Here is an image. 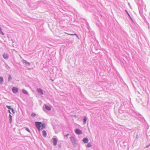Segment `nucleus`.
I'll use <instances>...</instances> for the list:
<instances>
[{
    "label": "nucleus",
    "mask_w": 150,
    "mask_h": 150,
    "mask_svg": "<svg viewBox=\"0 0 150 150\" xmlns=\"http://www.w3.org/2000/svg\"><path fill=\"white\" fill-rule=\"evenodd\" d=\"M35 124L36 127L38 129V130L40 131V127H41V125L42 123L41 122H35Z\"/></svg>",
    "instance_id": "obj_1"
},
{
    "label": "nucleus",
    "mask_w": 150,
    "mask_h": 150,
    "mask_svg": "<svg viewBox=\"0 0 150 150\" xmlns=\"http://www.w3.org/2000/svg\"><path fill=\"white\" fill-rule=\"evenodd\" d=\"M45 109L47 110L50 111L51 110V107L50 106L45 104L44 105L43 108V110L44 111H45Z\"/></svg>",
    "instance_id": "obj_2"
},
{
    "label": "nucleus",
    "mask_w": 150,
    "mask_h": 150,
    "mask_svg": "<svg viewBox=\"0 0 150 150\" xmlns=\"http://www.w3.org/2000/svg\"><path fill=\"white\" fill-rule=\"evenodd\" d=\"M75 132L76 134L78 135L81 134L82 133V131L78 129H77L75 130Z\"/></svg>",
    "instance_id": "obj_3"
},
{
    "label": "nucleus",
    "mask_w": 150,
    "mask_h": 150,
    "mask_svg": "<svg viewBox=\"0 0 150 150\" xmlns=\"http://www.w3.org/2000/svg\"><path fill=\"white\" fill-rule=\"evenodd\" d=\"M37 91L38 93L40 95H42L43 94V93L42 89L40 88H38L37 89Z\"/></svg>",
    "instance_id": "obj_4"
},
{
    "label": "nucleus",
    "mask_w": 150,
    "mask_h": 150,
    "mask_svg": "<svg viewBox=\"0 0 150 150\" xmlns=\"http://www.w3.org/2000/svg\"><path fill=\"white\" fill-rule=\"evenodd\" d=\"M52 142L54 145L56 146L57 144V139L53 137L52 139Z\"/></svg>",
    "instance_id": "obj_5"
},
{
    "label": "nucleus",
    "mask_w": 150,
    "mask_h": 150,
    "mask_svg": "<svg viewBox=\"0 0 150 150\" xmlns=\"http://www.w3.org/2000/svg\"><path fill=\"white\" fill-rule=\"evenodd\" d=\"M12 91L13 93H16L18 92V89L16 87H13Z\"/></svg>",
    "instance_id": "obj_6"
},
{
    "label": "nucleus",
    "mask_w": 150,
    "mask_h": 150,
    "mask_svg": "<svg viewBox=\"0 0 150 150\" xmlns=\"http://www.w3.org/2000/svg\"><path fill=\"white\" fill-rule=\"evenodd\" d=\"M70 140L73 144H75L76 143V140L75 138L73 137H70Z\"/></svg>",
    "instance_id": "obj_7"
},
{
    "label": "nucleus",
    "mask_w": 150,
    "mask_h": 150,
    "mask_svg": "<svg viewBox=\"0 0 150 150\" xmlns=\"http://www.w3.org/2000/svg\"><path fill=\"white\" fill-rule=\"evenodd\" d=\"M88 139L86 137H84L83 139V141L85 143H88Z\"/></svg>",
    "instance_id": "obj_8"
},
{
    "label": "nucleus",
    "mask_w": 150,
    "mask_h": 150,
    "mask_svg": "<svg viewBox=\"0 0 150 150\" xmlns=\"http://www.w3.org/2000/svg\"><path fill=\"white\" fill-rule=\"evenodd\" d=\"M3 57L4 59H6L8 58V55L7 54L4 53L3 54Z\"/></svg>",
    "instance_id": "obj_9"
},
{
    "label": "nucleus",
    "mask_w": 150,
    "mask_h": 150,
    "mask_svg": "<svg viewBox=\"0 0 150 150\" xmlns=\"http://www.w3.org/2000/svg\"><path fill=\"white\" fill-rule=\"evenodd\" d=\"M46 125L44 123H43L41 125V129H44L45 128V127Z\"/></svg>",
    "instance_id": "obj_10"
},
{
    "label": "nucleus",
    "mask_w": 150,
    "mask_h": 150,
    "mask_svg": "<svg viewBox=\"0 0 150 150\" xmlns=\"http://www.w3.org/2000/svg\"><path fill=\"white\" fill-rule=\"evenodd\" d=\"M42 135L44 137H46L47 136V133H46V132L45 130H43L42 131Z\"/></svg>",
    "instance_id": "obj_11"
},
{
    "label": "nucleus",
    "mask_w": 150,
    "mask_h": 150,
    "mask_svg": "<svg viewBox=\"0 0 150 150\" xmlns=\"http://www.w3.org/2000/svg\"><path fill=\"white\" fill-rule=\"evenodd\" d=\"M23 62L24 63H25L28 64V65H30V63L29 62H27L25 60H23Z\"/></svg>",
    "instance_id": "obj_12"
},
{
    "label": "nucleus",
    "mask_w": 150,
    "mask_h": 150,
    "mask_svg": "<svg viewBox=\"0 0 150 150\" xmlns=\"http://www.w3.org/2000/svg\"><path fill=\"white\" fill-rule=\"evenodd\" d=\"M9 121L10 123H11L12 120V116L10 114L9 115Z\"/></svg>",
    "instance_id": "obj_13"
},
{
    "label": "nucleus",
    "mask_w": 150,
    "mask_h": 150,
    "mask_svg": "<svg viewBox=\"0 0 150 150\" xmlns=\"http://www.w3.org/2000/svg\"><path fill=\"white\" fill-rule=\"evenodd\" d=\"M4 82L3 78L2 77H0V84H2Z\"/></svg>",
    "instance_id": "obj_14"
},
{
    "label": "nucleus",
    "mask_w": 150,
    "mask_h": 150,
    "mask_svg": "<svg viewBox=\"0 0 150 150\" xmlns=\"http://www.w3.org/2000/svg\"><path fill=\"white\" fill-rule=\"evenodd\" d=\"M22 92L23 93L25 94H28V92L25 89H23L22 90Z\"/></svg>",
    "instance_id": "obj_15"
},
{
    "label": "nucleus",
    "mask_w": 150,
    "mask_h": 150,
    "mask_svg": "<svg viewBox=\"0 0 150 150\" xmlns=\"http://www.w3.org/2000/svg\"><path fill=\"white\" fill-rule=\"evenodd\" d=\"M87 120V117L85 116L84 117V118L83 119V123L84 124H85L86 123V122Z\"/></svg>",
    "instance_id": "obj_16"
},
{
    "label": "nucleus",
    "mask_w": 150,
    "mask_h": 150,
    "mask_svg": "<svg viewBox=\"0 0 150 150\" xmlns=\"http://www.w3.org/2000/svg\"><path fill=\"white\" fill-rule=\"evenodd\" d=\"M12 79V78L11 76V75H9L8 76V81H10Z\"/></svg>",
    "instance_id": "obj_17"
},
{
    "label": "nucleus",
    "mask_w": 150,
    "mask_h": 150,
    "mask_svg": "<svg viewBox=\"0 0 150 150\" xmlns=\"http://www.w3.org/2000/svg\"><path fill=\"white\" fill-rule=\"evenodd\" d=\"M92 146L91 144L90 143H88L87 145V147H91Z\"/></svg>",
    "instance_id": "obj_18"
},
{
    "label": "nucleus",
    "mask_w": 150,
    "mask_h": 150,
    "mask_svg": "<svg viewBox=\"0 0 150 150\" xmlns=\"http://www.w3.org/2000/svg\"><path fill=\"white\" fill-rule=\"evenodd\" d=\"M6 107L7 108L11 110V109H12V108H11V107L10 106L7 105L6 106Z\"/></svg>",
    "instance_id": "obj_19"
},
{
    "label": "nucleus",
    "mask_w": 150,
    "mask_h": 150,
    "mask_svg": "<svg viewBox=\"0 0 150 150\" xmlns=\"http://www.w3.org/2000/svg\"><path fill=\"white\" fill-rule=\"evenodd\" d=\"M0 34H1L2 35H4V33L2 31L1 28L0 27Z\"/></svg>",
    "instance_id": "obj_20"
},
{
    "label": "nucleus",
    "mask_w": 150,
    "mask_h": 150,
    "mask_svg": "<svg viewBox=\"0 0 150 150\" xmlns=\"http://www.w3.org/2000/svg\"><path fill=\"white\" fill-rule=\"evenodd\" d=\"M36 115V114L35 113H33L31 114V116L33 117H35Z\"/></svg>",
    "instance_id": "obj_21"
},
{
    "label": "nucleus",
    "mask_w": 150,
    "mask_h": 150,
    "mask_svg": "<svg viewBox=\"0 0 150 150\" xmlns=\"http://www.w3.org/2000/svg\"><path fill=\"white\" fill-rule=\"evenodd\" d=\"M68 34L70 35H76L77 37L78 36L76 34Z\"/></svg>",
    "instance_id": "obj_22"
},
{
    "label": "nucleus",
    "mask_w": 150,
    "mask_h": 150,
    "mask_svg": "<svg viewBox=\"0 0 150 150\" xmlns=\"http://www.w3.org/2000/svg\"><path fill=\"white\" fill-rule=\"evenodd\" d=\"M25 130L27 131L28 132H30V131L29 129L28 128H26L25 129Z\"/></svg>",
    "instance_id": "obj_23"
},
{
    "label": "nucleus",
    "mask_w": 150,
    "mask_h": 150,
    "mask_svg": "<svg viewBox=\"0 0 150 150\" xmlns=\"http://www.w3.org/2000/svg\"><path fill=\"white\" fill-rule=\"evenodd\" d=\"M69 134H66V135H64V136L65 137H68V136H69Z\"/></svg>",
    "instance_id": "obj_24"
},
{
    "label": "nucleus",
    "mask_w": 150,
    "mask_h": 150,
    "mask_svg": "<svg viewBox=\"0 0 150 150\" xmlns=\"http://www.w3.org/2000/svg\"><path fill=\"white\" fill-rule=\"evenodd\" d=\"M11 110H12L13 113H14V110L12 108V109H11Z\"/></svg>",
    "instance_id": "obj_25"
},
{
    "label": "nucleus",
    "mask_w": 150,
    "mask_h": 150,
    "mask_svg": "<svg viewBox=\"0 0 150 150\" xmlns=\"http://www.w3.org/2000/svg\"><path fill=\"white\" fill-rule=\"evenodd\" d=\"M8 112L10 114H11L10 111L9 110H8Z\"/></svg>",
    "instance_id": "obj_26"
}]
</instances>
